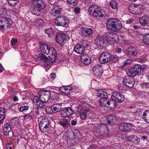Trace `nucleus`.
<instances>
[{"instance_id":"nucleus-1","label":"nucleus","mask_w":149,"mask_h":149,"mask_svg":"<svg viewBox=\"0 0 149 149\" xmlns=\"http://www.w3.org/2000/svg\"><path fill=\"white\" fill-rule=\"evenodd\" d=\"M38 47H39L38 52L46 55H49L48 57L43 54L40 55L39 57V59L38 60V63L45 67L50 68L51 63L55 61L56 59V50L53 47L43 42L38 43Z\"/></svg>"},{"instance_id":"nucleus-2","label":"nucleus","mask_w":149,"mask_h":149,"mask_svg":"<svg viewBox=\"0 0 149 149\" xmlns=\"http://www.w3.org/2000/svg\"><path fill=\"white\" fill-rule=\"evenodd\" d=\"M98 93L96 95L97 97H100L99 100V103L100 106L104 108L106 110H113L115 109V104L113 106L110 104V101H107V100L108 98V95L107 93L102 89H99L97 91Z\"/></svg>"},{"instance_id":"nucleus-3","label":"nucleus","mask_w":149,"mask_h":149,"mask_svg":"<svg viewBox=\"0 0 149 149\" xmlns=\"http://www.w3.org/2000/svg\"><path fill=\"white\" fill-rule=\"evenodd\" d=\"M51 97L49 91L40 90L38 92V107L41 108L44 107V103L48 102Z\"/></svg>"},{"instance_id":"nucleus-4","label":"nucleus","mask_w":149,"mask_h":149,"mask_svg":"<svg viewBox=\"0 0 149 149\" xmlns=\"http://www.w3.org/2000/svg\"><path fill=\"white\" fill-rule=\"evenodd\" d=\"M106 26L108 29L117 32L121 28L122 24L118 19L114 18H110L107 21Z\"/></svg>"},{"instance_id":"nucleus-5","label":"nucleus","mask_w":149,"mask_h":149,"mask_svg":"<svg viewBox=\"0 0 149 149\" xmlns=\"http://www.w3.org/2000/svg\"><path fill=\"white\" fill-rule=\"evenodd\" d=\"M88 12L91 15L95 17L99 16L100 17H102L106 15V11L104 9L93 5L89 6Z\"/></svg>"},{"instance_id":"nucleus-6","label":"nucleus","mask_w":149,"mask_h":149,"mask_svg":"<svg viewBox=\"0 0 149 149\" xmlns=\"http://www.w3.org/2000/svg\"><path fill=\"white\" fill-rule=\"evenodd\" d=\"M93 127L94 129L93 130L98 133L100 136L107 137L108 136L109 128L107 125L99 124L93 126Z\"/></svg>"},{"instance_id":"nucleus-7","label":"nucleus","mask_w":149,"mask_h":149,"mask_svg":"<svg viewBox=\"0 0 149 149\" xmlns=\"http://www.w3.org/2000/svg\"><path fill=\"white\" fill-rule=\"evenodd\" d=\"M68 19L65 16L60 15L56 18L54 22L56 25L58 26H61L66 27L68 25Z\"/></svg>"},{"instance_id":"nucleus-8","label":"nucleus","mask_w":149,"mask_h":149,"mask_svg":"<svg viewBox=\"0 0 149 149\" xmlns=\"http://www.w3.org/2000/svg\"><path fill=\"white\" fill-rule=\"evenodd\" d=\"M111 98L112 101L110 102V104H111V105H110V106H113L115 104V108L116 107V102L121 103L124 100V96L121 93L116 91L112 93Z\"/></svg>"},{"instance_id":"nucleus-9","label":"nucleus","mask_w":149,"mask_h":149,"mask_svg":"<svg viewBox=\"0 0 149 149\" xmlns=\"http://www.w3.org/2000/svg\"><path fill=\"white\" fill-rule=\"evenodd\" d=\"M105 41L107 42V44L110 42L118 41L119 40L118 36L116 33L108 32L106 33L103 36Z\"/></svg>"},{"instance_id":"nucleus-10","label":"nucleus","mask_w":149,"mask_h":149,"mask_svg":"<svg viewBox=\"0 0 149 149\" xmlns=\"http://www.w3.org/2000/svg\"><path fill=\"white\" fill-rule=\"evenodd\" d=\"M140 68L139 65H135L132 66L127 73L128 76L132 78L137 75H139L141 73Z\"/></svg>"},{"instance_id":"nucleus-11","label":"nucleus","mask_w":149,"mask_h":149,"mask_svg":"<svg viewBox=\"0 0 149 149\" xmlns=\"http://www.w3.org/2000/svg\"><path fill=\"white\" fill-rule=\"evenodd\" d=\"M12 25V21L8 17H0V29H3L5 26L8 27Z\"/></svg>"},{"instance_id":"nucleus-12","label":"nucleus","mask_w":149,"mask_h":149,"mask_svg":"<svg viewBox=\"0 0 149 149\" xmlns=\"http://www.w3.org/2000/svg\"><path fill=\"white\" fill-rule=\"evenodd\" d=\"M49 127V120L47 118H43L39 123V128L42 132L47 131Z\"/></svg>"},{"instance_id":"nucleus-13","label":"nucleus","mask_w":149,"mask_h":149,"mask_svg":"<svg viewBox=\"0 0 149 149\" xmlns=\"http://www.w3.org/2000/svg\"><path fill=\"white\" fill-rule=\"evenodd\" d=\"M95 41L96 45L98 47H105L108 45L103 36H98L95 38Z\"/></svg>"},{"instance_id":"nucleus-14","label":"nucleus","mask_w":149,"mask_h":149,"mask_svg":"<svg viewBox=\"0 0 149 149\" xmlns=\"http://www.w3.org/2000/svg\"><path fill=\"white\" fill-rule=\"evenodd\" d=\"M70 36L67 33L59 34L56 36V42L60 45H62L66 40L69 39Z\"/></svg>"},{"instance_id":"nucleus-15","label":"nucleus","mask_w":149,"mask_h":149,"mask_svg":"<svg viewBox=\"0 0 149 149\" xmlns=\"http://www.w3.org/2000/svg\"><path fill=\"white\" fill-rule=\"evenodd\" d=\"M111 54L107 52L102 53L99 57L100 62L102 64L106 63L110 61Z\"/></svg>"},{"instance_id":"nucleus-16","label":"nucleus","mask_w":149,"mask_h":149,"mask_svg":"<svg viewBox=\"0 0 149 149\" xmlns=\"http://www.w3.org/2000/svg\"><path fill=\"white\" fill-rule=\"evenodd\" d=\"M123 84L124 86L127 87L131 88L133 87L134 82L132 78H130L129 76H127L124 78Z\"/></svg>"},{"instance_id":"nucleus-17","label":"nucleus","mask_w":149,"mask_h":149,"mask_svg":"<svg viewBox=\"0 0 149 149\" xmlns=\"http://www.w3.org/2000/svg\"><path fill=\"white\" fill-rule=\"evenodd\" d=\"M133 127L132 123H123L120 124L119 128L121 130L127 132L130 131Z\"/></svg>"},{"instance_id":"nucleus-18","label":"nucleus","mask_w":149,"mask_h":149,"mask_svg":"<svg viewBox=\"0 0 149 149\" xmlns=\"http://www.w3.org/2000/svg\"><path fill=\"white\" fill-rule=\"evenodd\" d=\"M127 53L130 56H137L139 54V53L138 50L135 48L132 47H130L127 49Z\"/></svg>"},{"instance_id":"nucleus-19","label":"nucleus","mask_w":149,"mask_h":149,"mask_svg":"<svg viewBox=\"0 0 149 149\" xmlns=\"http://www.w3.org/2000/svg\"><path fill=\"white\" fill-rule=\"evenodd\" d=\"M80 32L82 35L84 37H91L93 36V31L90 28H83L81 29Z\"/></svg>"},{"instance_id":"nucleus-20","label":"nucleus","mask_w":149,"mask_h":149,"mask_svg":"<svg viewBox=\"0 0 149 149\" xmlns=\"http://www.w3.org/2000/svg\"><path fill=\"white\" fill-rule=\"evenodd\" d=\"M49 108L52 110L49 112V114H51L60 111L61 110V104L58 103L53 104L51 107H49Z\"/></svg>"},{"instance_id":"nucleus-21","label":"nucleus","mask_w":149,"mask_h":149,"mask_svg":"<svg viewBox=\"0 0 149 149\" xmlns=\"http://www.w3.org/2000/svg\"><path fill=\"white\" fill-rule=\"evenodd\" d=\"M139 22L142 26H149V17L145 15L140 17Z\"/></svg>"},{"instance_id":"nucleus-22","label":"nucleus","mask_w":149,"mask_h":149,"mask_svg":"<svg viewBox=\"0 0 149 149\" xmlns=\"http://www.w3.org/2000/svg\"><path fill=\"white\" fill-rule=\"evenodd\" d=\"M93 72L96 76H100L102 74V68L99 65H96L94 66L93 68Z\"/></svg>"},{"instance_id":"nucleus-23","label":"nucleus","mask_w":149,"mask_h":149,"mask_svg":"<svg viewBox=\"0 0 149 149\" xmlns=\"http://www.w3.org/2000/svg\"><path fill=\"white\" fill-rule=\"evenodd\" d=\"M72 113V110L70 107L66 108L62 110L61 112V115L63 117H68L71 115Z\"/></svg>"},{"instance_id":"nucleus-24","label":"nucleus","mask_w":149,"mask_h":149,"mask_svg":"<svg viewBox=\"0 0 149 149\" xmlns=\"http://www.w3.org/2000/svg\"><path fill=\"white\" fill-rule=\"evenodd\" d=\"M74 50L77 53L81 54L84 52L85 48L82 45L78 44L76 45L74 47Z\"/></svg>"},{"instance_id":"nucleus-25","label":"nucleus","mask_w":149,"mask_h":149,"mask_svg":"<svg viewBox=\"0 0 149 149\" xmlns=\"http://www.w3.org/2000/svg\"><path fill=\"white\" fill-rule=\"evenodd\" d=\"M52 13L55 15L60 14L62 10V8L58 5H54L51 8Z\"/></svg>"},{"instance_id":"nucleus-26","label":"nucleus","mask_w":149,"mask_h":149,"mask_svg":"<svg viewBox=\"0 0 149 149\" xmlns=\"http://www.w3.org/2000/svg\"><path fill=\"white\" fill-rule=\"evenodd\" d=\"M81 58L82 62L85 64L88 65L91 62V59L87 55H81Z\"/></svg>"},{"instance_id":"nucleus-27","label":"nucleus","mask_w":149,"mask_h":149,"mask_svg":"<svg viewBox=\"0 0 149 149\" xmlns=\"http://www.w3.org/2000/svg\"><path fill=\"white\" fill-rule=\"evenodd\" d=\"M136 15L139 14L143 12L145 7L144 4H136Z\"/></svg>"},{"instance_id":"nucleus-28","label":"nucleus","mask_w":149,"mask_h":149,"mask_svg":"<svg viewBox=\"0 0 149 149\" xmlns=\"http://www.w3.org/2000/svg\"><path fill=\"white\" fill-rule=\"evenodd\" d=\"M107 123L109 124H115L116 123V119L115 116L109 115L107 118Z\"/></svg>"},{"instance_id":"nucleus-29","label":"nucleus","mask_w":149,"mask_h":149,"mask_svg":"<svg viewBox=\"0 0 149 149\" xmlns=\"http://www.w3.org/2000/svg\"><path fill=\"white\" fill-rule=\"evenodd\" d=\"M89 111V109H86L80 113L79 116L81 119L82 120H85V118L87 116V113Z\"/></svg>"},{"instance_id":"nucleus-30","label":"nucleus","mask_w":149,"mask_h":149,"mask_svg":"<svg viewBox=\"0 0 149 149\" xmlns=\"http://www.w3.org/2000/svg\"><path fill=\"white\" fill-rule=\"evenodd\" d=\"M46 7V4L42 0H38V11L43 10Z\"/></svg>"},{"instance_id":"nucleus-31","label":"nucleus","mask_w":149,"mask_h":149,"mask_svg":"<svg viewBox=\"0 0 149 149\" xmlns=\"http://www.w3.org/2000/svg\"><path fill=\"white\" fill-rule=\"evenodd\" d=\"M142 117L146 122L149 123V110H146L143 113Z\"/></svg>"},{"instance_id":"nucleus-32","label":"nucleus","mask_w":149,"mask_h":149,"mask_svg":"<svg viewBox=\"0 0 149 149\" xmlns=\"http://www.w3.org/2000/svg\"><path fill=\"white\" fill-rule=\"evenodd\" d=\"M45 33L47 34L49 37H51L54 33V30L51 28L45 29L44 30Z\"/></svg>"},{"instance_id":"nucleus-33","label":"nucleus","mask_w":149,"mask_h":149,"mask_svg":"<svg viewBox=\"0 0 149 149\" xmlns=\"http://www.w3.org/2000/svg\"><path fill=\"white\" fill-rule=\"evenodd\" d=\"M3 129L5 132H9L11 130V126L8 123H6L3 127Z\"/></svg>"},{"instance_id":"nucleus-34","label":"nucleus","mask_w":149,"mask_h":149,"mask_svg":"<svg viewBox=\"0 0 149 149\" xmlns=\"http://www.w3.org/2000/svg\"><path fill=\"white\" fill-rule=\"evenodd\" d=\"M8 4L12 6H16L19 2V0H8Z\"/></svg>"},{"instance_id":"nucleus-35","label":"nucleus","mask_w":149,"mask_h":149,"mask_svg":"<svg viewBox=\"0 0 149 149\" xmlns=\"http://www.w3.org/2000/svg\"><path fill=\"white\" fill-rule=\"evenodd\" d=\"M59 123L63 127H66L68 125V123L67 120L65 118L61 119L59 121Z\"/></svg>"},{"instance_id":"nucleus-36","label":"nucleus","mask_w":149,"mask_h":149,"mask_svg":"<svg viewBox=\"0 0 149 149\" xmlns=\"http://www.w3.org/2000/svg\"><path fill=\"white\" fill-rule=\"evenodd\" d=\"M88 117L91 122H93L95 120L96 116L95 114L92 112H89L88 114Z\"/></svg>"},{"instance_id":"nucleus-37","label":"nucleus","mask_w":149,"mask_h":149,"mask_svg":"<svg viewBox=\"0 0 149 149\" xmlns=\"http://www.w3.org/2000/svg\"><path fill=\"white\" fill-rule=\"evenodd\" d=\"M129 10L130 13L136 15V4L134 5L133 6H130L129 8Z\"/></svg>"},{"instance_id":"nucleus-38","label":"nucleus","mask_w":149,"mask_h":149,"mask_svg":"<svg viewBox=\"0 0 149 149\" xmlns=\"http://www.w3.org/2000/svg\"><path fill=\"white\" fill-rule=\"evenodd\" d=\"M110 5L113 9H116L118 8V5L116 1H111L110 2Z\"/></svg>"},{"instance_id":"nucleus-39","label":"nucleus","mask_w":149,"mask_h":149,"mask_svg":"<svg viewBox=\"0 0 149 149\" xmlns=\"http://www.w3.org/2000/svg\"><path fill=\"white\" fill-rule=\"evenodd\" d=\"M5 109L2 108H0V119H1V120H4L5 118Z\"/></svg>"},{"instance_id":"nucleus-40","label":"nucleus","mask_w":149,"mask_h":149,"mask_svg":"<svg viewBox=\"0 0 149 149\" xmlns=\"http://www.w3.org/2000/svg\"><path fill=\"white\" fill-rule=\"evenodd\" d=\"M143 40L145 44L149 45V34H147L144 36Z\"/></svg>"},{"instance_id":"nucleus-41","label":"nucleus","mask_w":149,"mask_h":149,"mask_svg":"<svg viewBox=\"0 0 149 149\" xmlns=\"http://www.w3.org/2000/svg\"><path fill=\"white\" fill-rule=\"evenodd\" d=\"M64 91H65V93L67 94H69L70 91L72 90V88L70 86H64Z\"/></svg>"},{"instance_id":"nucleus-42","label":"nucleus","mask_w":149,"mask_h":149,"mask_svg":"<svg viewBox=\"0 0 149 149\" xmlns=\"http://www.w3.org/2000/svg\"><path fill=\"white\" fill-rule=\"evenodd\" d=\"M68 2L70 4L73 6H76L77 3V0H67Z\"/></svg>"},{"instance_id":"nucleus-43","label":"nucleus","mask_w":149,"mask_h":149,"mask_svg":"<svg viewBox=\"0 0 149 149\" xmlns=\"http://www.w3.org/2000/svg\"><path fill=\"white\" fill-rule=\"evenodd\" d=\"M19 122V119L17 118H13L12 120H10V123H11L13 125H15L17 124Z\"/></svg>"},{"instance_id":"nucleus-44","label":"nucleus","mask_w":149,"mask_h":149,"mask_svg":"<svg viewBox=\"0 0 149 149\" xmlns=\"http://www.w3.org/2000/svg\"><path fill=\"white\" fill-rule=\"evenodd\" d=\"M132 141L135 143L137 144L139 143L140 139L136 136H134L132 138Z\"/></svg>"},{"instance_id":"nucleus-45","label":"nucleus","mask_w":149,"mask_h":149,"mask_svg":"<svg viewBox=\"0 0 149 149\" xmlns=\"http://www.w3.org/2000/svg\"><path fill=\"white\" fill-rule=\"evenodd\" d=\"M6 10L3 8H0V16L3 17L6 15Z\"/></svg>"},{"instance_id":"nucleus-46","label":"nucleus","mask_w":149,"mask_h":149,"mask_svg":"<svg viewBox=\"0 0 149 149\" xmlns=\"http://www.w3.org/2000/svg\"><path fill=\"white\" fill-rule=\"evenodd\" d=\"M111 58L110 61L111 60L113 62H116L118 61V58L115 55H111V56L110 57Z\"/></svg>"},{"instance_id":"nucleus-47","label":"nucleus","mask_w":149,"mask_h":149,"mask_svg":"<svg viewBox=\"0 0 149 149\" xmlns=\"http://www.w3.org/2000/svg\"><path fill=\"white\" fill-rule=\"evenodd\" d=\"M29 109V107L27 106H24L21 107L19 108L20 111L22 112L25 110H27Z\"/></svg>"},{"instance_id":"nucleus-48","label":"nucleus","mask_w":149,"mask_h":149,"mask_svg":"<svg viewBox=\"0 0 149 149\" xmlns=\"http://www.w3.org/2000/svg\"><path fill=\"white\" fill-rule=\"evenodd\" d=\"M7 149H14L13 145L12 144H8L6 146Z\"/></svg>"},{"instance_id":"nucleus-49","label":"nucleus","mask_w":149,"mask_h":149,"mask_svg":"<svg viewBox=\"0 0 149 149\" xmlns=\"http://www.w3.org/2000/svg\"><path fill=\"white\" fill-rule=\"evenodd\" d=\"M132 60V59L131 58L127 59L125 60V61L124 62L123 64V65H127L129 63H130L131 62Z\"/></svg>"},{"instance_id":"nucleus-50","label":"nucleus","mask_w":149,"mask_h":149,"mask_svg":"<svg viewBox=\"0 0 149 149\" xmlns=\"http://www.w3.org/2000/svg\"><path fill=\"white\" fill-rule=\"evenodd\" d=\"M17 42V40L16 39L12 38L11 41V43L12 45H15Z\"/></svg>"},{"instance_id":"nucleus-51","label":"nucleus","mask_w":149,"mask_h":149,"mask_svg":"<svg viewBox=\"0 0 149 149\" xmlns=\"http://www.w3.org/2000/svg\"><path fill=\"white\" fill-rule=\"evenodd\" d=\"M24 118L25 120H28L31 119V117L30 115H26L24 116Z\"/></svg>"},{"instance_id":"nucleus-52","label":"nucleus","mask_w":149,"mask_h":149,"mask_svg":"<svg viewBox=\"0 0 149 149\" xmlns=\"http://www.w3.org/2000/svg\"><path fill=\"white\" fill-rule=\"evenodd\" d=\"M141 85L143 88H147L149 87V83H143Z\"/></svg>"},{"instance_id":"nucleus-53","label":"nucleus","mask_w":149,"mask_h":149,"mask_svg":"<svg viewBox=\"0 0 149 149\" xmlns=\"http://www.w3.org/2000/svg\"><path fill=\"white\" fill-rule=\"evenodd\" d=\"M74 12L76 13H79L80 12V8L79 7H76L74 10Z\"/></svg>"},{"instance_id":"nucleus-54","label":"nucleus","mask_w":149,"mask_h":149,"mask_svg":"<svg viewBox=\"0 0 149 149\" xmlns=\"http://www.w3.org/2000/svg\"><path fill=\"white\" fill-rule=\"evenodd\" d=\"M33 102L36 106L37 105V96L34 97L33 100Z\"/></svg>"},{"instance_id":"nucleus-55","label":"nucleus","mask_w":149,"mask_h":149,"mask_svg":"<svg viewBox=\"0 0 149 149\" xmlns=\"http://www.w3.org/2000/svg\"><path fill=\"white\" fill-rule=\"evenodd\" d=\"M33 102L36 106L37 105V96L34 97L33 100Z\"/></svg>"},{"instance_id":"nucleus-56","label":"nucleus","mask_w":149,"mask_h":149,"mask_svg":"<svg viewBox=\"0 0 149 149\" xmlns=\"http://www.w3.org/2000/svg\"><path fill=\"white\" fill-rule=\"evenodd\" d=\"M44 23L43 20L42 19H38V24H39V25H41L43 24Z\"/></svg>"},{"instance_id":"nucleus-57","label":"nucleus","mask_w":149,"mask_h":149,"mask_svg":"<svg viewBox=\"0 0 149 149\" xmlns=\"http://www.w3.org/2000/svg\"><path fill=\"white\" fill-rule=\"evenodd\" d=\"M50 78L53 79L56 77V74L54 73H51L50 75Z\"/></svg>"},{"instance_id":"nucleus-58","label":"nucleus","mask_w":149,"mask_h":149,"mask_svg":"<svg viewBox=\"0 0 149 149\" xmlns=\"http://www.w3.org/2000/svg\"><path fill=\"white\" fill-rule=\"evenodd\" d=\"M64 86H62L59 88V90L61 93H65V91H64Z\"/></svg>"},{"instance_id":"nucleus-59","label":"nucleus","mask_w":149,"mask_h":149,"mask_svg":"<svg viewBox=\"0 0 149 149\" xmlns=\"http://www.w3.org/2000/svg\"><path fill=\"white\" fill-rule=\"evenodd\" d=\"M133 20L132 19H129L128 20L126 21V23L127 24H131L133 22Z\"/></svg>"},{"instance_id":"nucleus-60","label":"nucleus","mask_w":149,"mask_h":149,"mask_svg":"<svg viewBox=\"0 0 149 149\" xmlns=\"http://www.w3.org/2000/svg\"><path fill=\"white\" fill-rule=\"evenodd\" d=\"M121 49L120 48H118L116 49L115 52L118 53L120 54L121 53Z\"/></svg>"},{"instance_id":"nucleus-61","label":"nucleus","mask_w":149,"mask_h":149,"mask_svg":"<svg viewBox=\"0 0 149 149\" xmlns=\"http://www.w3.org/2000/svg\"><path fill=\"white\" fill-rule=\"evenodd\" d=\"M77 123V122L74 120H73L71 121V124L74 126Z\"/></svg>"},{"instance_id":"nucleus-62","label":"nucleus","mask_w":149,"mask_h":149,"mask_svg":"<svg viewBox=\"0 0 149 149\" xmlns=\"http://www.w3.org/2000/svg\"><path fill=\"white\" fill-rule=\"evenodd\" d=\"M88 105V104H84V103L81 106L80 105L78 107L79 108H80L81 107H82V108H83L84 109V107H86V106Z\"/></svg>"},{"instance_id":"nucleus-63","label":"nucleus","mask_w":149,"mask_h":149,"mask_svg":"<svg viewBox=\"0 0 149 149\" xmlns=\"http://www.w3.org/2000/svg\"><path fill=\"white\" fill-rule=\"evenodd\" d=\"M18 100V99L17 97L16 96H15L14 97H13V100L14 101H17Z\"/></svg>"},{"instance_id":"nucleus-64","label":"nucleus","mask_w":149,"mask_h":149,"mask_svg":"<svg viewBox=\"0 0 149 149\" xmlns=\"http://www.w3.org/2000/svg\"><path fill=\"white\" fill-rule=\"evenodd\" d=\"M88 149H95V146L92 145L88 148Z\"/></svg>"}]
</instances>
